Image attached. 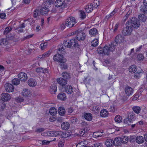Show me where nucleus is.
<instances>
[{"instance_id":"obj_1","label":"nucleus","mask_w":147,"mask_h":147,"mask_svg":"<svg viewBox=\"0 0 147 147\" xmlns=\"http://www.w3.org/2000/svg\"><path fill=\"white\" fill-rule=\"evenodd\" d=\"M128 22L129 24L136 28H138L140 26L139 20L135 18H132Z\"/></svg>"},{"instance_id":"obj_2","label":"nucleus","mask_w":147,"mask_h":147,"mask_svg":"<svg viewBox=\"0 0 147 147\" xmlns=\"http://www.w3.org/2000/svg\"><path fill=\"white\" fill-rule=\"evenodd\" d=\"M65 22L67 27L69 28L73 27L77 22L75 18L72 17L68 18Z\"/></svg>"},{"instance_id":"obj_3","label":"nucleus","mask_w":147,"mask_h":147,"mask_svg":"<svg viewBox=\"0 0 147 147\" xmlns=\"http://www.w3.org/2000/svg\"><path fill=\"white\" fill-rule=\"evenodd\" d=\"M132 30L133 29L131 26H127L122 29V33L124 36L129 35Z\"/></svg>"},{"instance_id":"obj_4","label":"nucleus","mask_w":147,"mask_h":147,"mask_svg":"<svg viewBox=\"0 0 147 147\" xmlns=\"http://www.w3.org/2000/svg\"><path fill=\"white\" fill-rule=\"evenodd\" d=\"M53 59L55 61L61 63H64L66 61V59L63 57V55L59 54H57L55 55Z\"/></svg>"},{"instance_id":"obj_5","label":"nucleus","mask_w":147,"mask_h":147,"mask_svg":"<svg viewBox=\"0 0 147 147\" xmlns=\"http://www.w3.org/2000/svg\"><path fill=\"white\" fill-rule=\"evenodd\" d=\"M86 37L85 33L82 30H79L76 35V38L79 41L84 40Z\"/></svg>"},{"instance_id":"obj_6","label":"nucleus","mask_w":147,"mask_h":147,"mask_svg":"<svg viewBox=\"0 0 147 147\" xmlns=\"http://www.w3.org/2000/svg\"><path fill=\"white\" fill-rule=\"evenodd\" d=\"M5 89L8 92H11L14 91V88L13 86L10 83H7L5 85Z\"/></svg>"},{"instance_id":"obj_7","label":"nucleus","mask_w":147,"mask_h":147,"mask_svg":"<svg viewBox=\"0 0 147 147\" xmlns=\"http://www.w3.org/2000/svg\"><path fill=\"white\" fill-rule=\"evenodd\" d=\"M57 81L59 85L63 87H64L67 83V80L62 78H58L57 80Z\"/></svg>"},{"instance_id":"obj_8","label":"nucleus","mask_w":147,"mask_h":147,"mask_svg":"<svg viewBox=\"0 0 147 147\" xmlns=\"http://www.w3.org/2000/svg\"><path fill=\"white\" fill-rule=\"evenodd\" d=\"M70 48H72L73 47H78L79 45L77 42V40L75 39H73L69 41Z\"/></svg>"},{"instance_id":"obj_9","label":"nucleus","mask_w":147,"mask_h":147,"mask_svg":"<svg viewBox=\"0 0 147 147\" xmlns=\"http://www.w3.org/2000/svg\"><path fill=\"white\" fill-rule=\"evenodd\" d=\"M125 91L127 96H129L131 95L133 93V90L129 86L125 87Z\"/></svg>"},{"instance_id":"obj_10","label":"nucleus","mask_w":147,"mask_h":147,"mask_svg":"<svg viewBox=\"0 0 147 147\" xmlns=\"http://www.w3.org/2000/svg\"><path fill=\"white\" fill-rule=\"evenodd\" d=\"M2 100L4 101H7L11 99L10 95L7 93H3L1 94Z\"/></svg>"},{"instance_id":"obj_11","label":"nucleus","mask_w":147,"mask_h":147,"mask_svg":"<svg viewBox=\"0 0 147 147\" xmlns=\"http://www.w3.org/2000/svg\"><path fill=\"white\" fill-rule=\"evenodd\" d=\"M18 78L20 79L21 80L24 81H26L28 78L27 75L24 72H21L18 75Z\"/></svg>"},{"instance_id":"obj_12","label":"nucleus","mask_w":147,"mask_h":147,"mask_svg":"<svg viewBox=\"0 0 147 147\" xmlns=\"http://www.w3.org/2000/svg\"><path fill=\"white\" fill-rule=\"evenodd\" d=\"M124 41V37L121 35H118L115 37V42L117 44L118 43H121Z\"/></svg>"},{"instance_id":"obj_13","label":"nucleus","mask_w":147,"mask_h":147,"mask_svg":"<svg viewBox=\"0 0 147 147\" xmlns=\"http://www.w3.org/2000/svg\"><path fill=\"white\" fill-rule=\"evenodd\" d=\"M22 94L24 96H29L31 95V92L28 89H24L22 90Z\"/></svg>"},{"instance_id":"obj_14","label":"nucleus","mask_w":147,"mask_h":147,"mask_svg":"<svg viewBox=\"0 0 147 147\" xmlns=\"http://www.w3.org/2000/svg\"><path fill=\"white\" fill-rule=\"evenodd\" d=\"M105 143L107 146L109 147H111L114 144V141L111 139L107 140Z\"/></svg>"},{"instance_id":"obj_15","label":"nucleus","mask_w":147,"mask_h":147,"mask_svg":"<svg viewBox=\"0 0 147 147\" xmlns=\"http://www.w3.org/2000/svg\"><path fill=\"white\" fill-rule=\"evenodd\" d=\"M28 84L30 87H33L36 85V82L35 80L31 78L28 81Z\"/></svg>"},{"instance_id":"obj_16","label":"nucleus","mask_w":147,"mask_h":147,"mask_svg":"<svg viewBox=\"0 0 147 147\" xmlns=\"http://www.w3.org/2000/svg\"><path fill=\"white\" fill-rule=\"evenodd\" d=\"M65 3V0H57L55 1V6L58 7H61Z\"/></svg>"},{"instance_id":"obj_17","label":"nucleus","mask_w":147,"mask_h":147,"mask_svg":"<svg viewBox=\"0 0 147 147\" xmlns=\"http://www.w3.org/2000/svg\"><path fill=\"white\" fill-rule=\"evenodd\" d=\"M117 45V43L115 42H112L110 44L108 47L110 51L112 52L114 51L116 48V46Z\"/></svg>"},{"instance_id":"obj_18","label":"nucleus","mask_w":147,"mask_h":147,"mask_svg":"<svg viewBox=\"0 0 147 147\" xmlns=\"http://www.w3.org/2000/svg\"><path fill=\"white\" fill-rule=\"evenodd\" d=\"M69 127V124L67 122H64L61 125L62 129L64 130H67Z\"/></svg>"},{"instance_id":"obj_19","label":"nucleus","mask_w":147,"mask_h":147,"mask_svg":"<svg viewBox=\"0 0 147 147\" xmlns=\"http://www.w3.org/2000/svg\"><path fill=\"white\" fill-rule=\"evenodd\" d=\"M49 11V8L45 6L42 7L40 11V13L41 14L44 15V14H46Z\"/></svg>"},{"instance_id":"obj_20","label":"nucleus","mask_w":147,"mask_h":147,"mask_svg":"<svg viewBox=\"0 0 147 147\" xmlns=\"http://www.w3.org/2000/svg\"><path fill=\"white\" fill-rule=\"evenodd\" d=\"M93 7V5L88 4L85 7V11L88 13L92 11Z\"/></svg>"},{"instance_id":"obj_21","label":"nucleus","mask_w":147,"mask_h":147,"mask_svg":"<svg viewBox=\"0 0 147 147\" xmlns=\"http://www.w3.org/2000/svg\"><path fill=\"white\" fill-rule=\"evenodd\" d=\"M108 114V111L105 109L102 110L100 113V115L102 117H107Z\"/></svg>"},{"instance_id":"obj_22","label":"nucleus","mask_w":147,"mask_h":147,"mask_svg":"<svg viewBox=\"0 0 147 147\" xmlns=\"http://www.w3.org/2000/svg\"><path fill=\"white\" fill-rule=\"evenodd\" d=\"M65 92L68 94L71 93L73 90V89L71 86H68L67 87H65Z\"/></svg>"},{"instance_id":"obj_23","label":"nucleus","mask_w":147,"mask_h":147,"mask_svg":"<svg viewBox=\"0 0 147 147\" xmlns=\"http://www.w3.org/2000/svg\"><path fill=\"white\" fill-rule=\"evenodd\" d=\"M136 142L139 144L142 143L144 141V139L143 137L141 136H137L136 140Z\"/></svg>"},{"instance_id":"obj_24","label":"nucleus","mask_w":147,"mask_h":147,"mask_svg":"<svg viewBox=\"0 0 147 147\" xmlns=\"http://www.w3.org/2000/svg\"><path fill=\"white\" fill-rule=\"evenodd\" d=\"M71 135V133L68 132H62L61 131V137L62 138H66L70 136Z\"/></svg>"},{"instance_id":"obj_25","label":"nucleus","mask_w":147,"mask_h":147,"mask_svg":"<svg viewBox=\"0 0 147 147\" xmlns=\"http://www.w3.org/2000/svg\"><path fill=\"white\" fill-rule=\"evenodd\" d=\"M84 118L85 119L88 121H91L92 119V115L90 113H87L84 114Z\"/></svg>"},{"instance_id":"obj_26","label":"nucleus","mask_w":147,"mask_h":147,"mask_svg":"<svg viewBox=\"0 0 147 147\" xmlns=\"http://www.w3.org/2000/svg\"><path fill=\"white\" fill-rule=\"evenodd\" d=\"M57 98L58 99L64 100L66 99L65 94L64 93L61 92L58 95Z\"/></svg>"},{"instance_id":"obj_27","label":"nucleus","mask_w":147,"mask_h":147,"mask_svg":"<svg viewBox=\"0 0 147 147\" xmlns=\"http://www.w3.org/2000/svg\"><path fill=\"white\" fill-rule=\"evenodd\" d=\"M89 33L91 36H95L98 34V31L95 28L90 29L89 31Z\"/></svg>"},{"instance_id":"obj_28","label":"nucleus","mask_w":147,"mask_h":147,"mask_svg":"<svg viewBox=\"0 0 147 147\" xmlns=\"http://www.w3.org/2000/svg\"><path fill=\"white\" fill-rule=\"evenodd\" d=\"M129 69L130 72L134 73L137 71V68L135 65H133L129 67Z\"/></svg>"},{"instance_id":"obj_29","label":"nucleus","mask_w":147,"mask_h":147,"mask_svg":"<svg viewBox=\"0 0 147 147\" xmlns=\"http://www.w3.org/2000/svg\"><path fill=\"white\" fill-rule=\"evenodd\" d=\"M65 110L64 107H60L58 109L59 114L61 116L64 115L65 113Z\"/></svg>"},{"instance_id":"obj_30","label":"nucleus","mask_w":147,"mask_h":147,"mask_svg":"<svg viewBox=\"0 0 147 147\" xmlns=\"http://www.w3.org/2000/svg\"><path fill=\"white\" fill-rule=\"evenodd\" d=\"M51 136H55L57 137L60 136L61 131H51Z\"/></svg>"},{"instance_id":"obj_31","label":"nucleus","mask_w":147,"mask_h":147,"mask_svg":"<svg viewBox=\"0 0 147 147\" xmlns=\"http://www.w3.org/2000/svg\"><path fill=\"white\" fill-rule=\"evenodd\" d=\"M49 90L51 94H55L56 92L57 87L55 85H52L50 87Z\"/></svg>"},{"instance_id":"obj_32","label":"nucleus","mask_w":147,"mask_h":147,"mask_svg":"<svg viewBox=\"0 0 147 147\" xmlns=\"http://www.w3.org/2000/svg\"><path fill=\"white\" fill-rule=\"evenodd\" d=\"M57 109L54 107H52L49 110L50 113L52 115H55L57 113Z\"/></svg>"},{"instance_id":"obj_33","label":"nucleus","mask_w":147,"mask_h":147,"mask_svg":"<svg viewBox=\"0 0 147 147\" xmlns=\"http://www.w3.org/2000/svg\"><path fill=\"white\" fill-rule=\"evenodd\" d=\"M123 121L124 123L125 124L127 125H130L131 123H133V120L130 119H129L127 118L124 120Z\"/></svg>"},{"instance_id":"obj_34","label":"nucleus","mask_w":147,"mask_h":147,"mask_svg":"<svg viewBox=\"0 0 147 147\" xmlns=\"http://www.w3.org/2000/svg\"><path fill=\"white\" fill-rule=\"evenodd\" d=\"M8 44V42L6 39H2L0 40V45L5 46Z\"/></svg>"},{"instance_id":"obj_35","label":"nucleus","mask_w":147,"mask_h":147,"mask_svg":"<svg viewBox=\"0 0 147 147\" xmlns=\"http://www.w3.org/2000/svg\"><path fill=\"white\" fill-rule=\"evenodd\" d=\"M132 109L134 112L138 114L140 113L141 109L139 107L135 106L133 107Z\"/></svg>"},{"instance_id":"obj_36","label":"nucleus","mask_w":147,"mask_h":147,"mask_svg":"<svg viewBox=\"0 0 147 147\" xmlns=\"http://www.w3.org/2000/svg\"><path fill=\"white\" fill-rule=\"evenodd\" d=\"M121 137H118L116 138L114 141V144L118 145H119L120 143H121Z\"/></svg>"},{"instance_id":"obj_37","label":"nucleus","mask_w":147,"mask_h":147,"mask_svg":"<svg viewBox=\"0 0 147 147\" xmlns=\"http://www.w3.org/2000/svg\"><path fill=\"white\" fill-rule=\"evenodd\" d=\"M122 120V118L121 116L119 115L116 116L115 118V121L118 123L121 122Z\"/></svg>"},{"instance_id":"obj_38","label":"nucleus","mask_w":147,"mask_h":147,"mask_svg":"<svg viewBox=\"0 0 147 147\" xmlns=\"http://www.w3.org/2000/svg\"><path fill=\"white\" fill-rule=\"evenodd\" d=\"M104 54L105 55H108L109 54L110 50L108 47L107 46H105L103 47Z\"/></svg>"},{"instance_id":"obj_39","label":"nucleus","mask_w":147,"mask_h":147,"mask_svg":"<svg viewBox=\"0 0 147 147\" xmlns=\"http://www.w3.org/2000/svg\"><path fill=\"white\" fill-rule=\"evenodd\" d=\"M62 76L63 78H65L66 80L68 79L70 77V74L66 72H63L62 74Z\"/></svg>"},{"instance_id":"obj_40","label":"nucleus","mask_w":147,"mask_h":147,"mask_svg":"<svg viewBox=\"0 0 147 147\" xmlns=\"http://www.w3.org/2000/svg\"><path fill=\"white\" fill-rule=\"evenodd\" d=\"M138 18L140 20L143 22H145L147 19L146 17L144 14H140Z\"/></svg>"},{"instance_id":"obj_41","label":"nucleus","mask_w":147,"mask_h":147,"mask_svg":"<svg viewBox=\"0 0 147 147\" xmlns=\"http://www.w3.org/2000/svg\"><path fill=\"white\" fill-rule=\"evenodd\" d=\"M98 39H94L91 42V45L92 46L96 47L98 45Z\"/></svg>"},{"instance_id":"obj_42","label":"nucleus","mask_w":147,"mask_h":147,"mask_svg":"<svg viewBox=\"0 0 147 147\" xmlns=\"http://www.w3.org/2000/svg\"><path fill=\"white\" fill-rule=\"evenodd\" d=\"M51 53L49 51H47L46 53L43 54L42 55V57L41 56H39L38 58L41 59L42 58H44L46 57H48L50 55Z\"/></svg>"},{"instance_id":"obj_43","label":"nucleus","mask_w":147,"mask_h":147,"mask_svg":"<svg viewBox=\"0 0 147 147\" xmlns=\"http://www.w3.org/2000/svg\"><path fill=\"white\" fill-rule=\"evenodd\" d=\"M20 80L18 78H14L12 81V83L15 85H18L20 84Z\"/></svg>"},{"instance_id":"obj_44","label":"nucleus","mask_w":147,"mask_h":147,"mask_svg":"<svg viewBox=\"0 0 147 147\" xmlns=\"http://www.w3.org/2000/svg\"><path fill=\"white\" fill-rule=\"evenodd\" d=\"M40 11L36 9L34 11L33 13V17L35 18H37V17L40 15Z\"/></svg>"},{"instance_id":"obj_45","label":"nucleus","mask_w":147,"mask_h":147,"mask_svg":"<svg viewBox=\"0 0 147 147\" xmlns=\"http://www.w3.org/2000/svg\"><path fill=\"white\" fill-rule=\"evenodd\" d=\"M97 53L99 54H104L103 48L100 47H98L97 49Z\"/></svg>"},{"instance_id":"obj_46","label":"nucleus","mask_w":147,"mask_h":147,"mask_svg":"<svg viewBox=\"0 0 147 147\" xmlns=\"http://www.w3.org/2000/svg\"><path fill=\"white\" fill-rule=\"evenodd\" d=\"M121 138V143H126L128 140V138L127 137L123 136Z\"/></svg>"},{"instance_id":"obj_47","label":"nucleus","mask_w":147,"mask_h":147,"mask_svg":"<svg viewBox=\"0 0 147 147\" xmlns=\"http://www.w3.org/2000/svg\"><path fill=\"white\" fill-rule=\"evenodd\" d=\"M80 13V18L82 19H84L86 17V15L85 12L83 11L80 10L79 11Z\"/></svg>"},{"instance_id":"obj_48","label":"nucleus","mask_w":147,"mask_h":147,"mask_svg":"<svg viewBox=\"0 0 147 147\" xmlns=\"http://www.w3.org/2000/svg\"><path fill=\"white\" fill-rule=\"evenodd\" d=\"M76 147H86L85 144L84 143V141H82L77 144Z\"/></svg>"},{"instance_id":"obj_49","label":"nucleus","mask_w":147,"mask_h":147,"mask_svg":"<svg viewBox=\"0 0 147 147\" xmlns=\"http://www.w3.org/2000/svg\"><path fill=\"white\" fill-rule=\"evenodd\" d=\"M51 131H47L42 133L41 134L42 136H51Z\"/></svg>"},{"instance_id":"obj_50","label":"nucleus","mask_w":147,"mask_h":147,"mask_svg":"<svg viewBox=\"0 0 147 147\" xmlns=\"http://www.w3.org/2000/svg\"><path fill=\"white\" fill-rule=\"evenodd\" d=\"M100 3L98 0H94L93 2V4L92 5L93 7L95 8L98 7Z\"/></svg>"},{"instance_id":"obj_51","label":"nucleus","mask_w":147,"mask_h":147,"mask_svg":"<svg viewBox=\"0 0 147 147\" xmlns=\"http://www.w3.org/2000/svg\"><path fill=\"white\" fill-rule=\"evenodd\" d=\"M127 118L129 119H130L133 120V119L134 117V116L133 115V114L130 112H127Z\"/></svg>"},{"instance_id":"obj_52","label":"nucleus","mask_w":147,"mask_h":147,"mask_svg":"<svg viewBox=\"0 0 147 147\" xmlns=\"http://www.w3.org/2000/svg\"><path fill=\"white\" fill-rule=\"evenodd\" d=\"M94 81L93 79L92 78H90L88 79V78H86L84 80V82H87V83L88 84H91Z\"/></svg>"},{"instance_id":"obj_53","label":"nucleus","mask_w":147,"mask_h":147,"mask_svg":"<svg viewBox=\"0 0 147 147\" xmlns=\"http://www.w3.org/2000/svg\"><path fill=\"white\" fill-rule=\"evenodd\" d=\"M108 110L111 112H114L116 109V108L115 106L112 105L109 107L108 108Z\"/></svg>"},{"instance_id":"obj_54","label":"nucleus","mask_w":147,"mask_h":147,"mask_svg":"<svg viewBox=\"0 0 147 147\" xmlns=\"http://www.w3.org/2000/svg\"><path fill=\"white\" fill-rule=\"evenodd\" d=\"M67 40H65L63 42V45L65 46V48H70L69 41Z\"/></svg>"},{"instance_id":"obj_55","label":"nucleus","mask_w":147,"mask_h":147,"mask_svg":"<svg viewBox=\"0 0 147 147\" xmlns=\"http://www.w3.org/2000/svg\"><path fill=\"white\" fill-rule=\"evenodd\" d=\"M51 0H46V2L45 3L44 5L46 7H51Z\"/></svg>"},{"instance_id":"obj_56","label":"nucleus","mask_w":147,"mask_h":147,"mask_svg":"<svg viewBox=\"0 0 147 147\" xmlns=\"http://www.w3.org/2000/svg\"><path fill=\"white\" fill-rule=\"evenodd\" d=\"M86 131L84 129H81L80 130L79 133L78 134V136H82L85 134Z\"/></svg>"},{"instance_id":"obj_57","label":"nucleus","mask_w":147,"mask_h":147,"mask_svg":"<svg viewBox=\"0 0 147 147\" xmlns=\"http://www.w3.org/2000/svg\"><path fill=\"white\" fill-rule=\"evenodd\" d=\"M12 29V27L9 26L6 28L4 31V33L5 34H7Z\"/></svg>"},{"instance_id":"obj_58","label":"nucleus","mask_w":147,"mask_h":147,"mask_svg":"<svg viewBox=\"0 0 147 147\" xmlns=\"http://www.w3.org/2000/svg\"><path fill=\"white\" fill-rule=\"evenodd\" d=\"M137 58L139 61H142L144 58V56L142 54H139L137 55Z\"/></svg>"},{"instance_id":"obj_59","label":"nucleus","mask_w":147,"mask_h":147,"mask_svg":"<svg viewBox=\"0 0 147 147\" xmlns=\"http://www.w3.org/2000/svg\"><path fill=\"white\" fill-rule=\"evenodd\" d=\"M42 71L43 68H42L39 67L36 69V71L39 75H40L41 73H42Z\"/></svg>"},{"instance_id":"obj_60","label":"nucleus","mask_w":147,"mask_h":147,"mask_svg":"<svg viewBox=\"0 0 147 147\" xmlns=\"http://www.w3.org/2000/svg\"><path fill=\"white\" fill-rule=\"evenodd\" d=\"M47 45L46 42L42 43L40 44V47L42 50H43L45 48Z\"/></svg>"},{"instance_id":"obj_61","label":"nucleus","mask_w":147,"mask_h":147,"mask_svg":"<svg viewBox=\"0 0 147 147\" xmlns=\"http://www.w3.org/2000/svg\"><path fill=\"white\" fill-rule=\"evenodd\" d=\"M45 129L43 128H37L35 131L36 132L40 133L44 131Z\"/></svg>"},{"instance_id":"obj_62","label":"nucleus","mask_w":147,"mask_h":147,"mask_svg":"<svg viewBox=\"0 0 147 147\" xmlns=\"http://www.w3.org/2000/svg\"><path fill=\"white\" fill-rule=\"evenodd\" d=\"M142 73V72H137L134 74V77L136 78H138L141 76Z\"/></svg>"},{"instance_id":"obj_63","label":"nucleus","mask_w":147,"mask_h":147,"mask_svg":"<svg viewBox=\"0 0 147 147\" xmlns=\"http://www.w3.org/2000/svg\"><path fill=\"white\" fill-rule=\"evenodd\" d=\"M64 143L65 142L64 140L60 141L58 143L59 147H63L64 144Z\"/></svg>"},{"instance_id":"obj_64","label":"nucleus","mask_w":147,"mask_h":147,"mask_svg":"<svg viewBox=\"0 0 147 147\" xmlns=\"http://www.w3.org/2000/svg\"><path fill=\"white\" fill-rule=\"evenodd\" d=\"M141 10L144 13H147V7L144 6L142 8Z\"/></svg>"}]
</instances>
